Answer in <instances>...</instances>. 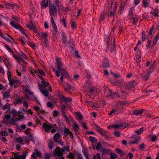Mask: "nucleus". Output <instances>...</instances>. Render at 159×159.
Instances as JSON below:
<instances>
[{
  "label": "nucleus",
  "mask_w": 159,
  "mask_h": 159,
  "mask_svg": "<svg viewBox=\"0 0 159 159\" xmlns=\"http://www.w3.org/2000/svg\"><path fill=\"white\" fill-rule=\"evenodd\" d=\"M58 6L59 3L57 2H55L53 4L49 5V11L51 16H55L57 15Z\"/></svg>",
  "instance_id": "1"
},
{
  "label": "nucleus",
  "mask_w": 159,
  "mask_h": 159,
  "mask_svg": "<svg viewBox=\"0 0 159 159\" xmlns=\"http://www.w3.org/2000/svg\"><path fill=\"white\" fill-rule=\"evenodd\" d=\"M59 73L61 74L60 80L62 83H63V80L64 77L68 79L70 78V75L64 69H62L59 71H56V75L58 77L60 76Z\"/></svg>",
  "instance_id": "2"
},
{
  "label": "nucleus",
  "mask_w": 159,
  "mask_h": 159,
  "mask_svg": "<svg viewBox=\"0 0 159 159\" xmlns=\"http://www.w3.org/2000/svg\"><path fill=\"white\" fill-rule=\"evenodd\" d=\"M42 127L46 132H49L50 129L52 133H54L56 131L57 127L55 124L54 125L51 124H47L44 123L42 125Z\"/></svg>",
  "instance_id": "3"
},
{
  "label": "nucleus",
  "mask_w": 159,
  "mask_h": 159,
  "mask_svg": "<svg viewBox=\"0 0 159 159\" xmlns=\"http://www.w3.org/2000/svg\"><path fill=\"white\" fill-rule=\"evenodd\" d=\"M104 95L106 97L111 98H114L113 93L111 89H109L107 86H104Z\"/></svg>",
  "instance_id": "4"
},
{
  "label": "nucleus",
  "mask_w": 159,
  "mask_h": 159,
  "mask_svg": "<svg viewBox=\"0 0 159 159\" xmlns=\"http://www.w3.org/2000/svg\"><path fill=\"white\" fill-rule=\"evenodd\" d=\"M53 154L54 156L59 157V159H64L62 157L63 152L59 147H57L53 152Z\"/></svg>",
  "instance_id": "5"
},
{
  "label": "nucleus",
  "mask_w": 159,
  "mask_h": 159,
  "mask_svg": "<svg viewBox=\"0 0 159 159\" xmlns=\"http://www.w3.org/2000/svg\"><path fill=\"white\" fill-rule=\"evenodd\" d=\"M10 24L12 27L15 28L19 29L21 33L25 34L27 37H28V36L24 32L23 28L21 27V26L19 24L17 23L16 24L14 21H12L10 22Z\"/></svg>",
  "instance_id": "6"
},
{
  "label": "nucleus",
  "mask_w": 159,
  "mask_h": 159,
  "mask_svg": "<svg viewBox=\"0 0 159 159\" xmlns=\"http://www.w3.org/2000/svg\"><path fill=\"white\" fill-rule=\"evenodd\" d=\"M5 47L9 52L12 53V55L19 64L20 63V60H21L22 62H25V61L22 59V58L18 57V56L14 53L13 51L7 45H6Z\"/></svg>",
  "instance_id": "7"
},
{
  "label": "nucleus",
  "mask_w": 159,
  "mask_h": 159,
  "mask_svg": "<svg viewBox=\"0 0 159 159\" xmlns=\"http://www.w3.org/2000/svg\"><path fill=\"white\" fill-rule=\"evenodd\" d=\"M56 67L58 71H59L62 69H64L63 65L62 62L61 61L60 59L57 57H56Z\"/></svg>",
  "instance_id": "8"
},
{
  "label": "nucleus",
  "mask_w": 159,
  "mask_h": 159,
  "mask_svg": "<svg viewBox=\"0 0 159 159\" xmlns=\"http://www.w3.org/2000/svg\"><path fill=\"white\" fill-rule=\"evenodd\" d=\"M60 135L58 133H56L53 136V140L55 143H58L63 146V142L60 139Z\"/></svg>",
  "instance_id": "9"
},
{
  "label": "nucleus",
  "mask_w": 159,
  "mask_h": 159,
  "mask_svg": "<svg viewBox=\"0 0 159 159\" xmlns=\"http://www.w3.org/2000/svg\"><path fill=\"white\" fill-rule=\"evenodd\" d=\"M128 125V124L127 123L121 124L120 125H111L108 127V129H110L111 128H118L120 127H122L124 128L126 127Z\"/></svg>",
  "instance_id": "10"
},
{
  "label": "nucleus",
  "mask_w": 159,
  "mask_h": 159,
  "mask_svg": "<svg viewBox=\"0 0 159 159\" xmlns=\"http://www.w3.org/2000/svg\"><path fill=\"white\" fill-rule=\"evenodd\" d=\"M29 99V97L27 95H25L21 97L18 98L16 100V103L17 104H21L22 102L24 103V101H25Z\"/></svg>",
  "instance_id": "11"
},
{
  "label": "nucleus",
  "mask_w": 159,
  "mask_h": 159,
  "mask_svg": "<svg viewBox=\"0 0 159 159\" xmlns=\"http://www.w3.org/2000/svg\"><path fill=\"white\" fill-rule=\"evenodd\" d=\"M89 92L92 94L97 95L101 91V90L95 87L90 88L89 90Z\"/></svg>",
  "instance_id": "12"
},
{
  "label": "nucleus",
  "mask_w": 159,
  "mask_h": 159,
  "mask_svg": "<svg viewBox=\"0 0 159 159\" xmlns=\"http://www.w3.org/2000/svg\"><path fill=\"white\" fill-rule=\"evenodd\" d=\"M39 89L42 93L45 96L48 95V89H45L44 86L40 85L39 86Z\"/></svg>",
  "instance_id": "13"
},
{
  "label": "nucleus",
  "mask_w": 159,
  "mask_h": 159,
  "mask_svg": "<svg viewBox=\"0 0 159 159\" xmlns=\"http://www.w3.org/2000/svg\"><path fill=\"white\" fill-rule=\"evenodd\" d=\"M136 84V83L134 81L129 82L127 84V85L125 86L126 89H130L133 88Z\"/></svg>",
  "instance_id": "14"
},
{
  "label": "nucleus",
  "mask_w": 159,
  "mask_h": 159,
  "mask_svg": "<svg viewBox=\"0 0 159 159\" xmlns=\"http://www.w3.org/2000/svg\"><path fill=\"white\" fill-rule=\"evenodd\" d=\"M116 3V2H115ZM112 2L111 3V6L109 8V10H110V11H108L110 13V16H114V15L115 14V12H116V9L117 7V5L116 3H115V7L112 10H111V5L112 4Z\"/></svg>",
  "instance_id": "15"
},
{
  "label": "nucleus",
  "mask_w": 159,
  "mask_h": 159,
  "mask_svg": "<svg viewBox=\"0 0 159 159\" xmlns=\"http://www.w3.org/2000/svg\"><path fill=\"white\" fill-rule=\"evenodd\" d=\"M118 27L120 30L119 33H120L122 31V26L121 25V23L120 22H117L115 26L113 27L112 31H114L115 28H116Z\"/></svg>",
  "instance_id": "16"
},
{
  "label": "nucleus",
  "mask_w": 159,
  "mask_h": 159,
  "mask_svg": "<svg viewBox=\"0 0 159 159\" xmlns=\"http://www.w3.org/2000/svg\"><path fill=\"white\" fill-rule=\"evenodd\" d=\"M64 87V89L67 92H70V90L71 89V86L68 82L62 84Z\"/></svg>",
  "instance_id": "17"
},
{
  "label": "nucleus",
  "mask_w": 159,
  "mask_h": 159,
  "mask_svg": "<svg viewBox=\"0 0 159 159\" xmlns=\"http://www.w3.org/2000/svg\"><path fill=\"white\" fill-rule=\"evenodd\" d=\"M40 77L42 79V82L43 84V85H42L44 86L45 89H47L48 90L51 89V87L49 85L48 83H47L46 81H44L42 78V77Z\"/></svg>",
  "instance_id": "18"
},
{
  "label": "nucleus",
  "mask_w": 159,
  "mask_h": 159,
  "mask_svg": "<svg viewBox=\"0 0 159 159\" xmlns=\"http://www.w3.org/2000/svg\"><path fill=\"white\" fill-rule=\"evenodd\" d=\"M51 21L54 29V34H55L57 32V28L52 17H51Z\"/></svg>",
  "instance_id": "19"
},
{
  "label": "nucleus",
  "mask_w": 159,
  "mask_h": 159,
  "mask_svg": "<svg viewBox=\"0 0 159 159\" xmlns=\"http://www.w3.org/2000/svg\"><path fill=\"white\" fill-rule=\"evenodd\" d=\"M23 155L21 156H17L16 155L14 157V158H17L18 159H25L26 154H27V152L24 151L23 152Z\"/></svg>",
  "instance_id": "20"
},
{
  "label": "nucleus",
  "mask_w": 159,
  "mask_h": 159,
  "mask_svg": "<svg viewBox=\"0 0 159 159\" xmlns=\"http://www.w3.org/2000/svg\"><path fill=\"white\" fill-rule=\"evenodd\" d=\"M37 34L41 39L46 40L47 39V34L46 33H39L38 32H37Z\"/></svg>",
  "instance_id": "21"
},
{
  "label": "nucleus",
  "mask_w": 159,
  "mask_h": 159,
  "mask_svg": "<svg viewBox=\"0 0 159 159\" xmlns=\"http://www.w3.org/2000/svg\"><path fill=\"white\" fill-rule=\"evenodd\" d=\"M35 152H33L31 155L32 157H36V156H37L39 157H42V155L40 152L37 151L36 149H35Z\"/></svg>",
  "instance_id": "22"
},
{
  "label": "nucleus",
  "mask_w": 159,
  "mask_h": 159,
  "mask_svg": "<svg viewBox=\"0 0 159 159\" xmlns=\"http://www.w3.org/2000/svg\"><path fill=\"white\" fill-rule=\"evenodd\" d=\"M143 109H141L139 110H135L133 113V114L137 116L141 115L143 112Z\"/></svg>",
  "instance_id": "23"
},
{
  "label": "nucleus",
  "mask_w": 159,
  "mask_h": 159,
  "mask_svg": "<svg viewBox=\"0 0 159 159\" xmlns=\"http://www.w3.org/2000/svg\"><path fill=\"white\" fill-rule=\"evenodd\" d=\"M61 98L64 101H65L67 103L70 102L72 101L71 98L65 97L63 95H61Z\"/></svg>",
  "instance_id": "24"
},
{
  "label": "nucleus",
  "mask_w": 159,
  "mask_h": 159,
  "mask_svg": "<svg viewBox=\"0 0 159 159\" xmlns=\"http://www.w3.org/2000/svg\"><path fill=\"white\" fill-rule=\"evenodd\" d=\"M48 146L49 148L52 149L54 147V143L51 139H49L48 140Z\"/></svg>",
  "instance_id": "25"
},
{
  "label": "nucleus",
  "mask_w": 159,
  "mask_h": 159,
  "mask_svg": "<svg viewBox=\"0 0 159 159\" xmlns=\"http://www.w3.org/2000/svg\"><path fill=\"white\" fill-rule=\"evenodd\" d=\"M117 108L119 110L121 109L123 110L124 109L122 101H119L118 102L117 105Z\"/></svg>",
  "instance_id": "26"
},
{
  "label": "nucleus",
  "mask_w": 159,
  "mask_h": 159,
  "mask_svg": "<svg viewBox=\"0 0 159 159\" xmlns=\"http://www.w3.org/2000/svg\"><path fill=\"white\" fill-rule=\"evenodd\" d=\"M26 27L30 29V30H32L34 31L36 30L35 26L33 24H31V25H26Z\"/></svg>",
  "instance_id": "27"
},
{
  "label": "nucleus",
  "mask_w": 159,
  "mask_h": 159,
  "mask_svg": "<svg viewBox=\"0 0 159 159\" xmlns=\"http://www.w3.org/2000/svg\"><path fill=\"white\" fill-rule=\"evenodd\" d=\"M152 73V71H149L143 77V80H147L148 79L149 76L150 74Z\"/></svg>",
  "instance_id": "28"
},
{
  "label": "nucleus",
  "mask_w": 159,
  "mask_h": 159,
  "mask_svg": "<svg viewBox=\"0 0 159 159\" xmlns=\"http://www.w3.org/2000/svg\"><path fill=\"white\" fill-rule=\"evenodd\" d=\"M76 114V116L78 119V120L79 121H81L82 120L83 116L79 112H78L77 113L75 112Z\"/></svg>",
  "instance_id": "29"
},
{
  "label": "nucleus",
  "mask_w": 159,
  "mask_h": 159,
  "mask_svg": "<svg viewBox=\"0 0 159 159\" xmlns=\"http://www.w3.org/2000/svg\"><path fill=\"white\" fill-rule=\"evenodd\" d=\"M87 103H88V104L90 106L92 107H98V105L95 104H94L93 102H88L87 101Z\"/></svg>",
  "instance_id": "30"
},
{
  "label": "nucleus",
  "mask_w": 159,
  "mask_h": 159,
  "mask_svg": "<svg viewBox=\"0 0 159 159\" xmlns=\"http://www.w3.org/2000/svg\"><path fill=\"white\" fill-rule=\"evenodd\" d=\"M62 40L63 41V43L64 44H66L67 43V42L66 40V38L64 33L62 32Z\"/></svg>",
  "instance_id": "31"
},
{
  "label": "nucleus",
  "mask_w": 159,
  "mask_h": 159,
  "mask_svg": "<svg viewBox=\"0 0 159 159\" xmlns=\"http://www.w3.org/2000/svg\"><path fill=\"white\" fill-rule=\"evenodd\" d=\"M61 150L63 152L65 151L68 152L70 151V148L68 146H65L63 148H61Z\"/></svg>",
  "instance_id": "32"
},
{
  "label": "nucleus",
  "mask_w": 159,
  "mask_h": 159,
  "mask_svg": "<svg viewBox=\"0 0 159 159\" xmlns=\"http://www.w3.org/2000/svg\"><path fill=\"white\" fill-rule=\"evenodd\" d=\"M115 151L118 153L122 155L121 156H123L125 154V153H123L122 151L118 148H116L115 149Z\"/></svg>",
  "instance_id": "33"
},
{
  "label": "nucleus",
  "mask_w": 159,
  "mask_h": 159,
  "mask_svg": "<svg viewBox=\"0 0 159 159\" xmlns=\"http://www.w3.org/2000/svg\"><path fill=\"white\" fill-rule=\"evenodd\" d=\"M62 116H63V118H64V119L66 121V122L68 124H69L70 123L68 117H67V116L65 115V113H62Z\"/></svg>",
  "instance_id": "34"
},
{
  "label": "nucleus",
  "mask_w": 159,
  "mask_h": 159,
  "mask_svg": "<svg viewBox=\"0 0 159 159\" xmlns=\"http://www.w3.org/2000/svg\"><path fill=\"white\" fill-rule=\"evenodd\" d=\"M52 155L51 153H46L45 154L44 159H49L52 156Z\"/></svg>",
  "instance_id": "35"
},
{
  "label": "nucleus",
  "mask_w": 159,
  "mask_h": 159,
  "mask_svg": "<svg viewBox=\"0 0 159 159\" xmlns=\"http://www.w3.org/2000/svg\"><path fill=\"white\" fill-rule=\"evenodd\" d=\"M10 105L9 103H7L5 105L2 106V109L5 110L7 108H10Z\"/></svg>",
  "instance_id": "36"
},
{
  "label": "nucleus",
  "mask_w": 159,
  "mask_h": 159,
  "mask_svg": "<svg viewBox=\"0 0 159 159\" xmlns=\"http://www.w3.org/2000/svg\"><path fill=\"white\" fill-rule=\"evenodd\" d=\"M143 131V128L142 127L140 128L139 130H137L135 131V132L136 133L140 135L142 134Z\"/></svg>",
  "instance_id": "37"
},
{
  "label": "nucleus",
  "mask_w": 159,
  "mask_h": 159,
  "mask_svg": "<svg viewBox=\"0 0 159 159\" xmlns=\"http://www.w3.org/2000/svg\"><path fill=\"white\" fill-rule=\"evenodd\" d=\"M17 120L13 118H12L10 120V123L11 124L13 125H16V122Z\"/></svg>",
  "instance_id": "38"
},
{
  "label": "nucleus",
  "mask_w": 159,
  "mask_h": 159,
  "mask_svg": "<svg viewBox=\"0 0 159 159\" xmlns=\"http://www.w3.org/2000/svg\"><path fill=\"white\" fill-rule=\"evenodd\" d=\"M74 125V129L75 131H78V129H79L78 125L76 123V122H74L73 123Z\"/></svg>",
  "instance_id": "39"
},
{
  "label": "nucleus",
  "mask_w": 159,
  "mask_h": 159,
  "mask_svg": "<svg viewBox=\"0 0 159 159\" xmlns=\"http://www.w3.org/2000/svg\"><path fill=\"white\" fill-rule=\"evenodd\" d=\"M18 57L19 58H22V59L24 61H25L23 59H27V57L26 55L24 53L20 56V57ZM23 63H24L27 64V62H25H25H23Z\"/></svg>",
  "instance_id": "40"
},
{
  "label": "nucleus",
  "mask_w": 159,
  "mask_h": 159,
  "mask_svg": "<svg viewBox=\"0 0 159 159\" xmlns=\"http://www.w3.org/2000/svg\"><path fill=\"white\" fill-rule=\"evenodd\" d=\"M25 91L26 92H27L30 95H31L33 96H34L33 95V93L31 91H30V90L29 89H25ZM33 97L34 98L35 101H37V99L35 98H34V97Z\"/></svg>",
  "instance_id": "41"
},
{
  "label": "nucleus",
  "mask_w": 159,
  "mask_h": 159,
  "mask_svg": "<svg viewBox=\"0 0 159 159\" xmlns=\"http://www.w3.org/2000/svg\"><path fill=\"white\" fill-rule=\"evenodd\" d=\"M116 47V43L114 40L113 41V46L111 49V52H115V48Z\"/></svg>",
  "instance_id": "42"
},
{
  "label": "nucleus",
  "mask_w": 159,
  "mask_h": 159,
  "mask_svg": "<svg viewBox=\"0 0 159 159\" xmlns=\"http://www.w3.org/2000/svg\"><path fill=\"white\" fill-rule=\"evenodd\" d=\"M157 12V8H155L154 10V12H151V13L153 14L155 17L157 16H158Z\"/></svg>",
  "instance_id": "43"
},
{
  "label": "nucleus",
  "mask_w": 159,
  "mask_h": 159,
  "mask_svg": "<svg viewBox=\"0 0 159 159\" xmlns=\"http://www.w3.org/2000/svg\"><path fill=\"white\" fill-rule=\"evenodd\" d=\"M90 87L89 84L88 83H85L83 86V87L85 88L84 89L86 91Z\"/></svg>",
  "instance_id": "44"
},
{
  "label": "nucleus",
  "mask_w": 159,
  "mask_h": 159,
  "mask_svg": "<svg viewBox=\"0 0 159 159\" xmlns=\"http://www.w3.org/2000/svg\"><path fill=\"white\" fill-rule=\"evenodd\" d=\"M11 113L13 114V116H15L18 115V113L17 111L15 109H13L11 112Z\"/></svg>",
  "instance_id": "45"
},
{
  "label": "nucleus",
  "mask_w": 159,
  "mask_h": 159,
  "mask_svg": "<svg viewBox=\"0 0 159 159\" xmlns=\"http://www.w3.org/2000/svg\"><path fill=\"white\" fill-rule=\"evenodd\" d=\"M100 151L101 152H102V153L104 154H106L107 153H108L110 151V150L109 149H103V150H100Z\"/></svg>",
  "instance_id": "46"
},
{
  "label": "nucleus",
  "mask_w": 159,
  "mask_h": 159,
  "mask_svg": "<svg viewBox=\"0 0 159 159\" xmlns=\"http://www.w3.org/2000/svg\"><path fill=\"white\" fill-rule=\"evenodd\" d=\"M10 96V94L9 92H6L3 94V96L4 98H8Z\"/></svg>",
  "instance_id": "47"
},
{
  "label": "nucleus",
  "mask_w": 159,
  "mask_h": 159,
  "mask_svg": "<svg viewBox=\"0 0 159 159\" xmlns=\"http://www.w3.org/2000/svg\"><path fill=\"white\" fill-rule=\"evenodd\" d=\"M110 72L111 75H112L115 77L116 78H119L120 77V75L117 74L116 73H114L112 71H110Z\"/></svg>",
  "instance_id": "48"
},
{
  "label": "nucleus",
  "mask_w": 159,
  "mask_h": 159,
  "mask_svg": "<svg viewBox=\"0 0 159 159\" xmlns=\"http://www.w3.org/2000/svg\"><path fill=\"white\" fill-rule=\"evenodd\" d=\"M89 138L90 139V140L91 141V143H95L97 142V140L96 139L92 137H90Z\"/></svg>",
  "instance_id": "49"
},
{
  "label": "nucleus",
  "mask_w": 159,
  "mask_h": 159,
  "mask_svg": "<svg viewBox=\"0 0 159 159\" xmlns=\"http://www.w3.org/2000/svg\"><path fill=\"white\" fill-rule=\"evenodd\" d=\"M17 80L14 79H10V84L11 86L13 84L17 82Z\"/></svg>",
  "instance_id": "50"
},
{
  "label": "nucleus",
  "mask_w": 159,
  "mask_h": 159,
  "mask_svg": "<svg viewBox=\"0 0 159 159\" xmlns=\"http://www.w3.org/2000/svg\"><path fill=\"white\" fill-rule=\"evenodd\" d=\"M61 108H62L61 112L62 113H65V110L66 108V106L64 104L61 105Z\"/></svg>",
  "instance_id": "51"
},
{
  "label": "nucleus",
  "mask_w": 159,
  "mask_h": 159,
  "mask_svg": "<svg viewBox=\"0 0 159 159\" xmlns=\"http://www.w3.org/2000/svg\"><path fill=\"white\" fill-rule=\"evenodd\" d=\"M102 146L101 143L100 142L98 143L96 149L98 150H101L100 148Z\"/></svg>",
  "instance_id": "52"
},
{
  "label": "nucleus",
  "mask_w": 159,
  "mask_h": 159,
  "mask_svg": "<svg viewBox=\"0 0 159 159\" xmlns=\"http://www.w3.org/2000/svg\"><path fill=\"white\" fill-rule=\"evenodd\" d=\"M112 93L113 96L114 97V98H115V97H119L120 96L118 94V92L117 91H115V92H114Z\"/></svg>",
  "instance_id": "53"
},
{
  "label": "nucleus",
  "mask_w": 159,
  "mask_h": 159,
  "mask_svg": "<svg viewBox=\"0 0 159 159\" xmlns=\"http://www.w3.org/2000/svg\"><path fill=\"white\" fill-rule=\"evenodd\" d=\"M100 132V133L102 134V135H104L106 134V132L104 131L103 130H102L101 128H100V130H98Z\"/></svg>",
  "instance_id": "54"
},
{
  "label": "nucleus",
  "mask_w": 159,
  "mask_h": 159,
  "mask_svg": "<svg viewBox=\"0 0 159 159\" xmlns=\"http://www.w3.org/2000/svg\"><path fill=\"white\" fill-rule=\"evenodd\" d=\"M110 156L111 159H114L115 158H117L118 157V156L115 153L111 154Z\"/></svg>",
  "instance_id": "55"
},
{
  "label": "nucleus",
  "mask_w": 159,
  "mask_h": 159,
  "mask_svg": "<svg viewBox=\"0 0 159 159\" xmlns=\"http://www.w3.org/2000/svg\"><path fill=\"white\" fill-rule=\"evenodd\" d=\"M0 134L3 136H7L8 135L7 133L4 131H2L0 133Z\"/></svg>",
  "instance_id": "56"
},
{
  "label": "nucleus",
  "mask_w": 159,
  "mask_h": 159,
  "mask_svg": "<svg viewBox=\"0 0 159 159\" xmlns=\"http://www.w3.org/2000/svg\"><path fill=\"white\" fill-rule=\"evenodd\" d=\"M16 141L17 143H22V139L20 137H17L16 139Z\"/></svg>",
  "instance_id": "57"
},
{
  "label": "nucleus",
  "mask_w": 159,
  "mask_h": 159,
  "mask_svg": "<svg viewBox=\"0 0 159 159\" xmlns=\"http://www.w3.org/2000/svg\"><path fill=\"white\" fill-rule=\"evenodd\" d=\"M71 27L73 28V29H75L76 28V25L75 23L73 22H72V20L71 21Z\"/></svg>",
  "instance_id": "58"
},
{
  "label": "nucleus",
  "mask_w": 159,
  "mask_h": 159,
  "mask_svg": "<svg viewBox=\"0 0 159 159\" xmlns=\"http://www.w3.org/2000/svg\"><path fill=\"white\" fill-rule=\"evenodd\" d=\"M138 19L136 16H135V17H134L133 19V24L134 25H136V23L138 22Z\"/></svg>",
  "instance_id": "59"
},
{
  "label": "nucleus",
  "mask_w": 159,
  "mask_h": 159,
  "mask_svg": "<svg viewBox=\"0 0 159 159\" xmlns=\"http://www.w3.org/2000/svg\"><path fill=\"white\" fill-rule=\"evenodd\" d=\"M75 56L79 58H81V57H80V56L79 55V54L78 51L77 50H75Z\"/></svg>",
  "instance_id": "60"
},
{
  "label": "nucleus",
  "mask_w": 159,
  "mask_h": 159,
  "mask_svg": "<svg viewBox=\"0 0 159 159\" xmlns=\"http://www.w3.org/2000/svg\"><path fill=\"white\" fill-rule=\"evenodd\" d=\"M64 131L65 133L67 134H69L70 132L69 129H66V128H64Z\"/></svg>",
  "instance_id": "61"
},
{
  "label": "nucleus",
  "mask_w": 159,
  "mask_h": 159,
  "mask_svg": "<svg viewBox=\"0 0 159 159\" xmlns=\"http://www.w3.org/2000/svg\"><path fill=\"white\" fill-rule=\"evenodd\" d=\"M109 63L107 62H103V65H102V66L103 68H106L107 67L109 66Z\"/></svg>",
  "instance_id": "62"
},
{
  "label": "nucleus",
  "mask_w": 159,
  "mask_h": 159,
  "mask_svg": "<svg viewBox=\"0 0 159 159\" xmlns=\"http://www.w3.org/2000/svg\"><path fill=\"white\" fill-rule=\"evenodd\" d=\"M155 66V65L153 63L150 66V68L149 69V71H152H152L153 70V69L154 68V67Z\"/></svg>",
  "instance_id": "63"
},
{
  "label": "nucleus",
  "mask_w": 159,
  "mask_h": 159,
  "mask_svg": "<svg viewBox=\"0 0 159 159\" xmlns=\"http://www.w3.org/2000/svg\"><path fill=\"white\" fill-rule=\"evenodd\" d=\"M143 6L145 7H148V3L147 0H143Z\"/></svg>",
  "instance_id": "64"
}]
</instances>
